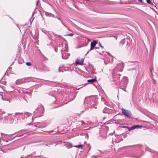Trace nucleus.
<instances>
[{"instance_id": "obj_6", "label": "nucleus", "mask_w": 158, "mask_h": 158, "mask_svg": "<svg viewBox=\"0 0 158 158\" xmlns=\"http://www.w3.org/2000/svg\"><path fill=\"white\" fill-rule=\"evenodd\" d=\"M65 56H64V54H62V57L63 59H67L68 57L70 56L69 54L66 53L65 54Z\"/></svg>"}, {"instance_id": "obj_3", "label": "nucleus", "mask_w": 158, "mask_h": 158, "mask_svg": "<svg viewBox=\"0 0 158 158\" xmlns=\"http://www.w3.org/2000/svg\"><path fill=\"white\" fill-rule=\"evenodd\" d=\"M97 44V41L96 40H94L90 44V50L93 49L96 45Z\"/></svg>"}, {"instance_id": "obj_17", "label": "nucleus", "mask_w": 158, "mask_h": 158, "mask_svg": "<svg viewBox=\"0 0 158 158\" xmlns=\"http://www.w3.org/2000/svg\"><path fill=\"white\" fill-rule=\"evenodd\" d=\"M118 0V3H119V4H122V2H121V0Z\"/></svg>"}, {"instance_id": "obj_23", "label": "nucleus", "mask_w": 158, "mask_h": 158, "mask_svg": "<svg viewBox=\"0 0 158 158\" xmlns=\"http://www.w3.org/2000/svg\"><path fill=\"white\" fill-rule=\"evenodd\" d=\"M122 69H121L120 70V71H121V72H122Z\"/></svg>"}, {"instance_id": "obj_19", "label": "nucleus", "mask_w": 158, "mask_h": 158, "mask_svg": "<svg viewBox=\"0 0 158 158\" xmlns=\"http://www.w3.org/2000/svg\"><path fill=\"white\" fill-rule=\"evenodd\" d=\"M88 1L85 0L83 2V3L84 4H85V3H88Z\"/></svg>"}, {"instance_id": "obj_20", "label": "nucleus", "mask_w": 158, "mask_h": 158, "mask_svg": "<svg viewBox=\"0 0 158 158\" xmlns=\"http://www.w3.org/2000/svg\"><path fill=\"white\" fill-rule=\"evenodd\" d=\"M139 1L142 2V0H138Z\"/></svg>"}, {"instance_id": "obj_25", "label": "nucleus", "mask_w": 158, "mask_h": 158, "mask_svg": "<svg viewBox=\"0 0 158 158\" xmlns=\"http://www.w3.org/2000/svg\"><path fill=\"white\" fill-rule=\"evenodd\" d=\"M66 51H68V50H67V49H66Z\"/></svg>"}, {"instance_id": "obj_18", "label": "nucleus", "mask_w": 158, "mask_h": 158, "mask_svg": "<svg viewBox=\"0 0 158 158\" xmlns=\"http://www.w3.org/2000/svg\"><path fill=\"white\" fill-rule=\"evenodd\" d=\"M73 34H72V33H70V34H68L67 35H69V36H73Z\"/></svg>"}, {"instance_id": "obj_7", "label": "nucleus", "mask_w": 158, "mask_h": 158, "mask_svg": "<svg viewBox=\"0 0 158 158\" xmlns=\"http://www.w3.org/2000/svg\"><path fill=\"white\" fill-rule=\"evenodd\" d=\"M97 81V80L95 78L94 79H91L88 80H87V81L88 82L90 83H93L95 81Z\"/></svg>"}, {"instance_id": "obj_16", "label": "nucleus", "mask_w": 158, "mask_h": 158, "mask_svg": "<svg viewBox=\"0 0 158 158\" xmlns=\"http://www.w3.org/2000/svg\"><path fill=\"white\" fill-rule=\"evenodd\" d=\"M146 1L149 4H150L151 3V2L150 0H146Z\"/></svg>"}, {"instance_id": "obj_9", "label": "nucleus", "mask_w": 158, "mask_h": 158, "mask_svg": "<svg viewBox=\"0 0 158 158\" xmlns=\"http://www.w3.org/2000/svg\"><path fill=\"white\" fill-rule=\"evenodd\" d=\"M83 146V145H78L75 146H74V147H76V148H82Z\"/></svg>"}, {"instance_id": "obj_4", "label": "nucleus", "mask_w": 158, "mask_h": 158, "mask_svg": "<svg viewBox=\"0 0 158 158\" xmlns=\"http://www.w3.org/2000/svg\"><path fill=\"white\" fill-rule=\"evenodd\" d=\"M84 62V59H81L80 61L78 60H77L75 62L76 64H77L81 65L83 64Z\"/></svg>"}, {"instance_id": "obj_12", "label": "nucleus", "mask_w": 158, "mask_h": 158, "mask_svg": "<svg viewBox=\"0 0 158 158\" xmlns=\"http://www.w3.org/2000/svg\"><path fill=\"white\" fill-rule=\"evenodd\" d=\"M40 107L43 109L42 112H44V107L42 105H41L40 106Z\"/></svg>"}, {"instance_id": "obj_11", "label": "nucleus", "mask_w": 158, "mask_h": 158, "mask_svg": "<svg viewBox=\"0 0 158 158\" xmlns=\"http://www.w3.org/2000/svg\"><path fill=\"white\" fill-rule=\"evenodd\" d=\"M119 66H121L122 67V68H123L124 65V64L123 63H121V64H119L118 65V67Z\"/></svg>"}, {"instance_id": "obj_8", "label": "nucleus", "mask_w": 158, "mask_h": 158, "mask_svg": "<svg viewBox=\"0 0 158 158\" xmlns=\"http://www.w3.org/2000/svg\"><path fill=\"white\" fill-rule=\"evenodd\" d=\"M22 80L21 79H18L16 80L15 82L16 84H21L22 83Z\"/></svg>"}, {"instance_id": "obj_2", "label": "nucleus", "mask_w": 158, "mask_h": 158, "mask_svg": "<svg viewBox=\"0 0 158 158\" xmlns=\"http://www.w3.org/2000/svg\"><path fill=\"white\" fill-rule=\"evenodd\" d=\"M128 79L127 77H123L121 82L122 83L124 82V83L123 84L124 86L126 88L127 87V85L128 82Z\"/></svg>"}, {"instance_id": "obj_24", "label": "nucleus", "mask_w": 158, "mask_h": 158, "mask_svg": "<svg viewBox=\"0 0 158 158\" xmlns=\"http://www.w3.org/2000/svg\"><path fill=\"white\" fill-rule=\"evenodd\" d=\"M94 106V108H97V107H95Z\"/></svg>"}, {"instance_id": "obj_21", "label": "nucleus", "mask_w": 158, "mask_h": 158, "mask_svg": "<svg viewBox=\"0 0 158 158\" xmlns=\"http://www.w3.org/2000/svg\"><path fill=\"white\" fill-rule=\"evenodd\" d=\"M99 45H100V46H101L102 48V47H102V46L101 45V44H100V43H99Z\"/></svg>"}, {"instance_id": "obj_26", "label": "nucleus", "mask_w": 158, "mask_h": 158, "mask_svg": "<svg viewBox=\"0 0 158 158\" xmlns=\"http://www.w3.org/2000/svg\"><path fill=\"white\" fill-rule=\"evenodd\" d=\"M119 76H121L120 74L119 75Z\"/></svg>"}, {"instance_id": "obj_10", "label": "nucleus", "mask_w": 158, "mask_h": 158, "mask_svg": "<svg viewBox=\"0 0 158 158\" xmlns=\"http://www.w3.org/2000/svg\"><path fill=\"white\" fill-rule=\"evenodd\" d=\"M73 98H71L70 99L71 100H73L76 97V95L75 94H73Z\"/></svg>"}, {"instance_id": "obj_13", "label": "nucleus", "mask_w": 158, "mask_h": 158, "mask_svg": "<svg viewBox=\"0 0 158 158\" xmlns=\"http://www.w3.org/2000/svg\"><path fill=\"white\" fill-rule=\"evenodd\" d=\"M26 64L27 66H30L31 65V64L30 62H26Z\"/></svg>"}, {"instance_id": "obj_5", "label": "nucleus", "mask_w": 158, "mask_h": 158, "mask_svg": "<svg viewBox=\"0 0 158 158\" xmlns=\"http://www.w3.org/2000/svg\"><path fill=\"white\" fill-rule=\"evenodd\" d=\"M141 127V126H140L139 125L134 126H132V127H131L130 128V129H129V131H130L131 130H132V129H135V128H139Z\"/></svg>"}, {"instance_id": "obj_1", "label": "nucleus", "mask_w": 158, "mask_h": 158, "mask_svg": "<svg viewBox=\"0 0 158 158\" xmlns=\"http://www.w3.org/2000/svg\"><path fill=\"white\" fill-rule=\"evenodd\" d=\"M122 111L123 114L125 116L128 118H131V114L130 111L123 108L122 109Z\"/></svg>"}, {"instance_id": "obj_14", "label": "nucleus", "mask_w": 158, "mask_h": 158, "mask_svg": "<svg viewBox=\"0 0 158 158\" xmlns=\"http://www.w3.org/2000/svg\"><path fill=\"white\" fill-rule=\"evenodd\" d=\"M4 113V111H3V112H2L1 110V109H0V115H1L2 114H3V113Z\"/></svg>"}, {"instance_id": "obj_22", "label": "nucleus", "mask_w": 158, "mask_h": 158, "mask_svg": "<svg viewBox=\"0 0 158 158\" xmlns=\"http://www.w3.org/2000/svg\"><path fill=\"white\" fill-rule=\"evenodd\" d=\"M81 122L82 123V124H83V123H84V122H83V121H81Z\"/></svg>"}, {"instance_id": "obj_15", "label": "nucleus", "mask_w": 158, "mask_h": 158, "mask_svg": "<svg viewBox=\"0 0 158 158\" xmlns=\"http://www.w3.org/2000/svg\"><path fill=\"white\" fill-rule=\"evenodd\" d=\"M60 22H61V23H62V24H63V25L64 27H65L66 28H67V29H68V30H69V28H68V27H67L65 25L63 24V23H62V22L61 21H60Z\"/></svg>"}]
</instances>
